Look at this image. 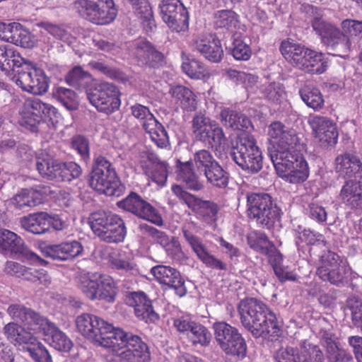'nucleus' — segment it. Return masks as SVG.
<instances>
[{"instance_id": "nucleus-26", "label": "nucleus", "mask_w": 362, "mask_h": 362, "mask_svg": "<svg viewBox=\"0 0 362 362\" xmlns=\"http://www.w3.org/2000/svg\"><path fill=\"white\" fill-rule=\"evenodd\" d=\"M83 250L81 243L73 240L46 245L42 252L45 257L54 260L68 261L80 256Z\"/></svg>"}, {"instance_id": "nucleus-2", "label": "nucleus", "mask_w": 362, "mask_h": 362, "mask_svg": "<svg viewBox=\"0 0 362 362\" xmlns=\"http://www.w3.org/2000/svg\"><path fill=\"white\" fill-rule=\"evenodd\" d=\"M238 313L243 327L255 338L279 337L280 322L276 314L261 300L254 298L242 300Z\"/></svg>"}, {"instance_id": "nucleus-54", "label": "nucleus", "mask_w": 362, "mask_h": 362, "mask_svg": "<svg viewBox=\"0 0 362 362\" xmlns=\"http://www.w3.org/2000/svg\"><path fill=\"white\" fill-rule=\"evenodd\" d=\"M82 174L81 166L75 162L61 161L57 182H71L78 178Z\"/></svg>"}, {"instance_id": "nucleus-23", "label": "nucleus", "mask_w": 362, "mask_h": 362, "mask_svg": "<svg viewBox=\"0 0 362 362\" xmlns=\"http://www.w3.org/2000/svg\"><path fill=\"white\" fill-rule=\"evenodd\" d=\"M315 137L318 138L322 144L332 146L337 144L338 132L335 123L329 117L314 115L308 121Z\"/></svg>"}, {"instance_id": "nucleus-41", "label": "nucleus", "mask_w": 362, "mask_h": 362, "mask_svg": "<svg viewBox=\"0 0 362 362\" xmlns=\"http://www.w3.org/2000/svg\"><path fill=\"white\" fill-rule=\"evenodd\" d=\"M44 334L48 337L49 344L56 350L68 352L72 347L71 341L53 322L48 325Z\"/></svg>"}, {"instance_id": "nucleus-36", "label": "nucleus", "mask_w": 362, "mask_h": 362, "mask_svg": "<svg viewBox=\"0 0 362 362\" xmlns=\"http://www.w3.org/2000/svg\"><path fill=\"white\" fill-rule=\"evenodd\" d=\"M169 93L183 110L192 112L197 109V97L187 87L182 85L172 86Z\"/></svg>"}, {"instance_id": "nucleus-21", "label": "nucleus", "mask_w": 362, "mask_h": 362, "mask_svg": "<svg viewBox=\"0 0 362 362\" xmlns=\"http://www.w3.org/2000/svg\"><path fill=\"white\" fill-rule=\"evenodd\" d=\"M0 253L4 255L21 254L31 260L39 258L25 245L23 240L20 236L7 229H0Z\"/></svg>"}, {"instance_id": "nucleus-14", "label": "nucleus", "mask_w": 362, "mask_h": 362, "mask_svg": "<svg viewBox=\"0 0 362 362\" xmlns=\"http://www.w3.org/2000/svg\"><path fill=\"white\" fill-rule=\"evenodd\" d=\"M215 339L226 354L244 358L247 353L245 339L238 330L225 322L214 324Z\"/></svg>"}, {"instance_id": "nucleus-16", "label": "nucleus", "mask_w": 362, "mask_h": 362, "mask_svg": "<svg viewBox=\"0 0 362 362\" xmlns=\"http://www.w3.org/2000/svg\"><path fill=\"white\" fill-rule=\"evenodd\" d=\"M158 7L160 17L169 28L177 33L187 30L189 13L180 0H162Z\"/></svg>"}, {"instance_id": "nucleus-11", "label": "nucleus", "mask_w": 362, "mask_h": 362, "mask_svg": "<svg viewBox=\"0 0 362 362\" xmlns=\"http://www.w3.org/2000/svg\"><path fill=\"white\" fill-rule=\"evenodd\" d=\"M74 4L82 18L97 25L109 24L117 16L113 0H74Z\"/></svg>"}, {"instance_id": "nucleus-29", "label": "nucleus", "mask_w": 362, "mask_h": 362, "mask_svg": "<svg viewBox=\"0 0 362 362\" xmlns=\"http://www.w3.org/2000/svg\"><path fill=\"white\" fill-rule=\"evenodd\" d=\"M134 54L143 64L156 67L160 65L164 55L158 51L149 42L141 39L134 42Z\"/></svg>"}, {"instance_id": "nucleus-4", "label": "nucleus", "mask_w": 362, "mask_h": 362, "mask_svg": "<svg viewBox=\"0 0 362 362\" xmlns=\"http://www.w3.org/2000/svg\"><path fill=\"white\" fill-rule=\"evenodd\" d=\"M88 185L93 189L110 197H119L125 190L112 163L103 156L94 158Z\"/></svg>"}, {"instance_id": "nucleus-18", "label": "nucleus", "mask_w": 362, "mask_h": 362, "mask_svg": "<svg viewBox=\"0 0 362 362\" xmlns=\"http://www.w3.org/2000/svg\"><path fill=\"white\" fill-rule=\"evenodd\" d=\"M182 233L192 251L207 267L217 270H227V264L210 254L202 239L195 235L187 226L182 227Z\"/></svg>"}, {"instance_id": "nucleus-37", "label": "nucleus", "mask_w": 362, "mask_h": 362, "mask_svg": "<svg viewBox=\"0 0 362 362\" xmlns=\"http://www.w3.org/2000/svg\"><path fill=\"white\" fill-rule=\"evenodd\" d=\"M300 99L307 107L315 112L324 108L325 98L320 90L312 83L303 84L298 90Z\"/></svg>"}, {"instance_id": "nucleus-27", "label": "nucleus", "mask_w": 362, "mask_h": 362, "mask_svg": "<svg viewBox=\"0 0 362 362\" xmlns=\"http://www.w3.org/2000/svg\"><path fill=\"white\" fill-rule=\"evenodd\" d=\"M192 49L204 56L212 62H219L223 54L220 40L216 36L202 35L197 37L192 43Z\"/></svg>"}, {"instance_id": "nucleus-13", "label": "nucleus", "mask_w": 362, "mask_h": 362, "mask_svg": "<svg viewBox=\"0 0 362 362\" xmlns=\"http://www.w3.org/2000/svg\"><path fill=\"white\" fill-rule=\"evenodd\" d=\"M268 136L271 145L268 147V153L271 160L294 149L300 144L296 132L280 122H274L269 126Z\"/></svg>"}, {"instance_id": "nucleus-45", "label": "nucleus", "mask_w": 362, "mask_h": 362, "mask_svg": "<svg viewBox=\"0 0 362 362\" xmlns=\"http://www.w3.org/2000/svg\"><path fill=\"white\" fill-rule=\"evenodd\" d=\"M349 272L350 268L346 262L329 270L321 269L319 271L317 276L324 281H328L334 286H341L346 282Z\"/></svg>"}, {"instance_id": "nucleus-38", "label": "nucleus", "mask_w": 362, "mask_h": 362, "mask_svg": "<svg viewBox=\"0 0 362 362\" xmlns=\"http://www.w3.org/2000/svg\"><path fill=\"white\" fill-rule=\"evenodd\" d=\"M189 209L207 223H212L216 221L218 212L220 209L218 204L215 202L202 200L197 197Z\"/></svg>"}, {"instance_id": "nucleus-35", "label": "nucleus", "mask_w": 362, "mask_h": 362, "mask_svg": "<svg viewBox=\"0 0 362 362\" xmlns=\"http://www.w3.org/2000/svg\"><path fill=\"white\" fill-rule=\"evenodd\" d=\"M222 124L234 130H247L252 127L250 119L240 112L232 108H223L220 112Z\"/></svg>"}, {"instance_id": "nucleus-57", "label": "nucleus", "mask_w": 362, "mask_h": 362, "mask_svg": "<svg viewBox=\"0 0 362 362\" xmlns=\"http://www.w3.org/2000/svg\"><path fill=\"white\" fill-rule=\"evenodd\" d=\"M193 160L197 170L200 173H204L206 170L214 166L218 161L213 155L207 150H200L194 154Z\"/></svg>"}, {"instance_id": "nucleus-30", "label": "nucleus", "mask_w": 362, "mask_h": 362, "mask_svg": "<svg viewBox=\"0 0 362 362\" xmlns=\"http://www.w3.org/2000/svg\"><path fill=\"white\" fill-rule=\"evenodd\" d=\"M4 333L7 339L15 345H35L37 339L34 333L28 330L25 326L16 322H9L4 327Z\"/></svg>"}, {"instance_id": "nucleus-63", "label": "nucleus", "mask_w": 362, "mask_h": 362, "mask_svg": "<svg viewBox=\"0 0 362 362\" xmlns=\"http://www.w3.org/2000/svg\"><path fill=\"white\" fill-rule=\"evenodd\" d=\"M132 115L142 122V127L144 129L148 124H153V121L156 119L153 115L150 112L148 107L141 104H135L130 107Z\"/></svg>"}, {"instance_id": "nucleus-7", "label": "nucleus", "mask_w": 362, "mask_h": 362, "mask_svg": "<svg viewBox=\"0 0 362 362\" xmlns=\"http://www.w3.org/2000/svg\"><path fill=\"white\" fill-rule=\"evenodd\" d=\"M247 206L248 217L262 228L270 229L281 219V210L268 194H248Z\"/></svg>"}, {"instance_id": "nucleus-61", "label": "nucleus", "mask_w": 362, "mask_h": 362, "mask_svg": "<svg viewBox=\"0 0 362 362\" xmlns=\"http://www.w3.org/2000/svg\"><path fill=\"white\" fill-rule=\"evenodd\" d=\"M215 25L217 28H224L227 30L235 28L238 23L237 16L230 10L219 11L215 16Z\"/></svg>"}, {"instance_id": "nucleus-58", "label": "nucleus", "mask_w": 362, "mask_h": 362, "mask_svg": "<svg viewBox=\"0 0 362 362\" xmlns=\"http://www.w3.org/2000/svg\"><path fill=\"white\" fill-rule=\"evenodd\" d=\"M12 204L18 209H23L25 207H32L40 204L39 198L32 194L30 189H22L12 199Z\"/></svg>"}, {"instance_id": "nucleus-43", "label": "nucleus", "mask_w": 362, "mask_h": 362, "mask_svg": "<svg viewBox=\"0 0 362 362\" xmlns=\"http://www.w3.org/2000/svg\"><path fill=\"white\" fill-rule=\"evenodd\" d=\"M214 122L201 112L194 115L191 122L192 131L197 140L202 142L209 141V134L211 132Z\"/></svg>"}, {"instance_id": "nucleus-10", "label": "nucleus", "mask_w": 362, "mask_h": 362, "mask_svg": "<svg viewBox=\"0 0 362 362\" xmlns=\"http://www.w3.org/2000/svg\"><path fill=\"white\" fill-rule=\"evenodd\" d=\"M86 92L90 103L100 112L110 115L121 105L119 88L112 83H95Z\"/></svg>"}, {"instance_id": "nucleus-59", "label": "nucleus", "mask_w": 362, "mask_h": 362, "mask_svg": "<svg viewBox=\"0 0 362 362\" xmlns=\"http://www.w3.org/2000/svg\"><path fill=\"white\" fill-rule=\"evenodd\" d=\"M300 361L298 362H323L324 355L319 346L308 344L299 350Z\"/></svg>"}, {"instance_id": "nucleus-52", "label": "nucleus", "mask_w": 362, "mask_h": 362, "mask_svg": "<svg viewBox=\"0 0 362 362\" xmlns=\"http://www.w3.org/2000/svg\"><path fill=\"white\" fill-rule=\"evenodd\" d=\"M310 55L307 57L305 62V69L301 70L305 73L317 74H320L325 72L327 69V62L325 61L323 54L321 52H317L315 50L309 52Z\"/></svg>"}, {"instance_id": "nucleus-46", "label": "nucleus", "mask_w": 362, "mask_h": 362, "mask_svg": "<svg viewBox=\"0 0 362 362\" xmlns=\"http://www.w3.org/2000/svg\"><path fill=\"white\" fill-rule=\"evenodd\" d=\"M203 174L207 182L214 187L225 188L228 185L229 173L223 168L218 162Z\"/></svg>"}, {"instance_id": "nucleus-19", "label": "nucleus", "mask_w": 362, "mask_h": 362, "mask_svg": "<svg viewBox=\"0 0 362 362\" xmlns=\"http://www.w3.org/2000/svg\"><path fill=\"white\" fill-rule=\"evenodd\" d=\"M151 274L158 283L173 288L178 296L183 297L186 295L185 279L175 268L160 264L152 267Z\"/></svg>"}, {"instance_id": "nucleus-62", "label": "nucleus", "mask_w": 362, "mask_h": 362, "mask_svg": "<svg viewBox=\"0 0 362 362\" xmlns=\"http://www.w3.org/2000/svg\"><path fill=\"white\" fill-rule=\"evenodd\" d=\"M230 52L236 60L247 61L252 55L250 46L240 38H234Z\"/></svg>"}, {"instance_id": "nucleus-25", "label": "nucleus", "mask_w": 362, "mask_h": 362, "mask_svg": "<svg viewBox=\"0 0 362 362\" xmlns=\"http://www.w3.org/2000/svg\"><path fill=\"white\" fill-rule=\"evenodd\" d=\"M77 329L85 337L98 344L107 322L98 316L92 314H82L76 320Z\"/></svg>"}, {"instance_id": "nucleus-28", "label": "nucleus", "mask_w": 362, "mask_h": 362, "mask_svg": "<svg viewBox=\"0 0 362 362\" xmlns=\"http://www.w3.org/2000/svg\"><path fill=\"white\" fill-rule=\"evenodd\" d=\"M339 199L351 209H362V179L346 180L341 186Z\"/></svg>"}, {"instance_id": "nucleus-33", "label": "nucleus", "mask_w": 362, "mask_h": 362, "mask_svg": "<svg viewBox=\"0 0 362 362\" xmlns=\"http://www.w3.org/2000/svg\"><path fill=\"white\" fill-rule=\"evenodd\" d=\"M61 160L47 153H40L36 158V168L39 174L48 180H58Z\"/></svg>"}, {"instance_id": "nucleus-1", "label": "nucleus", "mask_w": 362, "mask_h": 362, "mask_svg": "<svg viewBox=\"0 0 362 362\" xmlns=\"http://www.w3.org/2000/svg\"><path fill=\"white\" fill-rule=\"evenodd\" d=\"M98 344L111 348L114 356L110 362H148L151 353L141 337L107 322Z\"/></svg>"}, {"instance_id": "nucleus-22", "label": "nucleus", "mask_w": 362, "mask_h": 362, "mask_svg": "<svg viewBox=\"0 0 362 362\" xmlns=\"http://www.w3.org/2000/svg\"><path fill=\"white\" fill-rule=\"evenodd\" d=\"M334 170L346 180L362 179V162L356 155L351 153H343L335 158Z\"/></svg>"}, {"instance_id": "nucleus-42", "label": "nucleus", "mask_w": 362, "mask_h": 362, "mask_svg": "<svg viewBox=\"0 0 362 362\" xmlns=\"http://www.w3.org/2000/svg\"><path fill=\"white\" fill-rule=\"evenodd\" d=\"M108 262L113 269L122 271L129 275L135 276L139 274L136 264L124 252L114 251L110 253Z\"/></svg>"}, {"instance_id": "nucleus-24", "label": "nucleus", "mask_w": 362, "mask_h": 362, "mask_svg": "<svg viewBox=\"0 0 362 362\" xmlns=\"http://www.w3.org/2000/svg\"><path fill=\"white\" fill-rule=\"evenodd\" d=\"M128 305L134 308L136 316L146 322H156L159 315L154 311L151 300L143 291L132 292L126 298Z\"/></svg>"}, {"instance_id": "nucleus-53", "label": "nucleus", "mask_w": 362, "mask_h": 362, "mask_svg": "<svg viewBox=\"0 0 362 362\" xmlns=\"http://www.w3.org/2000/svg\"><path fill=\"white\" fill-rule=\"evenodd\" d=\"M133 6L136 14L144 22L147 23V25L151 30L155 26V21L151 6L147 0H128Z\"/></svg>"}, {"instance_id": "nucleus-17", "label": "nucleus", "mask_w": 362, "mask_h": 362, "mask_svg": "<svg viewBox=\"0 0 362 362\" xmlns=\"http://www.w3.org/2000/svg\"><path fill=\"white\" fill-rule=\"evenodd\" d=\"M140 165L149 180L160 186L165 185L170 169L167 162L160 160L153 152L144 151L141 153Z\"/></svg>"}, {"instance_id": "nucleus-60", "label": "nucleus", "mask_w": 362, "mask_h": 362, "mask_svg": "<svg viewBox=\"0 0 362 362\" xmlns=\"http://www.w3.org/2000/svg\"><path fill=\"white\" fill-rule=\"evenodd\" d=\"M320 263L321 265L317 269V275L319 274V271L321 269L329 270L331 268H334L337 266L339 267L341 264L346 263V261L337 253L330 250H327L324 251L321 255Z\"/></svg>"}, {"instance_id": "nucleus-3", "label": "nucleus", "mask_w": 362, "mask_h": 362, "mask_svg": "<svg viewBox=\"0 0 362 362\" xmlns=\"http://www.w3.org/2000/svg\"><path fill=\"white\" fill-rule=\"evenodd\" d=\"M302 9L322 42L335 52V55L341 57L347 56L351 49V40L349 36L344 35V30L327 21L322 9L310 4L303 5Z\"/></svg>"}, {"instance_id": "nucleus-5", "label": "nucleus", "mask_w": 362, "mask_h": 362, "mask_svg": "<svg viewBox=\"0 0 362 362\" xmlns=\"http://www.w3.org/2000/svg\"><path fill=\"white\" fill-rule=\"evenodd\" d=\"M88 223L93 233L108 243H121L127 235L124 220L111 211L99 210L90 214Z\"/></svg>"}, {"instance_id": "nucleus-64", "label": "nucleus", "mask_w": 362, "mask_h": 362, "mask_svg": "<svg viewBox=\"0 0 362 362\" xmlns=\"http://www.w3.org/2000/svg\"><path fill=\"white\" fill-rule=\"evenodd\" d=\"M27 351L35 362H53L47 349L38 341H37L35 345L28 346Z\"/></svg>"}, {"instance_id": "nucleus-56", "label": "nucleus", "mask_w": 362, "mask_h": 362, "mask_svg": "<svg viewBox=\"0 0 362 362\" xmlns=\"http://www.w3.org/2000/svg\"><path fill=\"white\" fill-rule=\"evenodd\" d=\"M182 69L192 78L204 79L209 76V73L204 64L196 59H191L183 62Z\"/></svg>"}, {"instance_id": "nucleus-48", "label": "nucleus", "mask_w": 362, "mask_h": 362, "mask_svg": "<svg viewBox=\"0 0 362 362\" xmlns=\"http://www.w3.org/2000/svg\"><path fill=\"white\" fill-rule=\"evenodd\" d=\"M152 123L148 124L144 129L158 147H166L169 144V138L165 129L156 119Z\"/></svg>"}, {"instance_id": "nucleus-31", "label": "nucleus", "mask_w": 362, "mask_h": 362, "mask_svg": "<svg viewBox=\"0 0 362 362\" xmlns=\"http://www.w3.org/2000/svg\"><path fill=\"white\" fill-rule=\"evenodd\" d=\"M175 167L177 180L183 182L188 189L199 191L204 187L199 176L194 171L193 161L181 162L177 160Z\"/></svg>"}, {"instance_id": "nucleus-55", "label": "nucleus", "mask_w": 362, "mask_h": 362, "mask_svg": "<svg viewBox=\"0 0 362 362\" xmlns=\"http://www.w3.org/2000/svg\"><path fill=\"white\" fill-rule=\"evenodd\" d=\"M188 334L194 344H200L202 346H209L211 339V334L208 329L198 322L194 323Z\"/></svg>"}, {"instance_id": "nucleus-9", "label": "nucleus", "mask_w": 362, "mask_h": 362, "mask_svg": "<svg viewBox=\"0 0 362 362\" xmlns=\"http://www.w3.org/2000/svg\"><path fill=\"white\" fill-rule=\"evenodd\" d=\"M277 175L291 184L305 182L309 176L307 161L298 151L293 149L272 160Z\"/></svg>"}, {"instance_id": "nucleus-44", "label": "nucleus", "mask_w": 362, "mask_h": 362, "mask_svg": "<svg viewBox=\"0 0 362 362\" xmlns=\"http://www.w3.org/2000/svg\"><path fill=\"white\" fill-rule=\"evenodd\" d=\"M24 107L32 115L41 116L42 120L49 119L52 122L58 117L57 109L50 104L42 102L38 99L28 100L24 103Z\"/></svg>"}, {"instance_id": "nucleus-40", "label": "nucleus", "mask_w": 362, "mask_h": 362, "mask_svg": "<svg viewBox=\"0 0 362 362\" xmlns=\"http://www.w3.org/2000/svg\"><path fill=\"white\" fill-rule=\"evenodd\" d=\"M309 48L299 43H295L289 40H284L280 45V52L285 59L296 67L300 64L302 57H305Z\"/></svg>"}, {"instance_id": "nucleus-12", "label": "nucleus", "mask_w": 362, "mask_h": 362, "mask_svg": "<svg viewBox=\"0 0 362 362\" xmlns=\"http://www.w3.org/2000/svg\"><path fill=\"white\" fill-rule=\"evenodd\" d=\"M11 80L22 90L34 95H42L49 88V80L45 71L25 60L16 69Z\"/></svg>"}, {"instance_id": "nucleus-34", "label": "nucleus", "mask_w": 362, "mask_h": 362, "mask_svg": "<svg viewBox=\"0 0 362 362\" xmlns=\"http://www.w3.org/2000/svg\"><path fill=\"white\" fill-rule=\"evenodd\" d=\"M48 214L38 212L28 214L20 218L21 227L35 235L45 234L49 231Z\"/></svg>"}, {"instance_id": "nucleus-15", "label": "nucleus", "mask_w": 362, "mask_h": 362, "mask_svg": "<svg viewBox=\"0 0 362 362\" xmlns=\"http://www.w3.org/2000/svg\"><path fill=\"white\" fill-rule=\"evenodd\" d=\"M117 206L140 219L158 226L163 225V220L158 210L136 192H131L125 198L117 202Z\"/></svg>"}, {"instance_id": "nucleus-32", "label": "nucleus", "mask_w": 362, "mask_h": 362, "mask_svg": "<svg viewBox=\"0 0 362 362\" xmlns=\"http://www.w3.org/2000/svg\"><path fill=\"white\" fill-rule=\"evenodd\" d=\"M61 160L47 153H40L36 158V168L39 174L48 180H58Z\"/></svg>"}, {"instance_id": "nucleus-49", "label": "nucleus", "mask_w": 362, "mask_h": 362, "mask_svg": "<svg viewBox=\"0 0 362 362\" xmlns=\"http://www.w3.org/2000/svg\"><path fill=\"white\" fill-rule=\"evenodd\" d=\"M90 79V74L80 66H74L65 76L66 83L76 89L85 88Z\"/></svg>"}, {"instance_id": "nucleus-50", "label": "nucleus", "mask_w": 362, "mask_h": 362, "mask_svg": "<svg viewBox=\"0 0 362 362\" xmlns=\"http://www.w3.org/2000/svg\"><path fill=\"white\" fill-rule=\"evenodd\" d=\"M53 96L68 110L78 109L77 97L71 89L61 86L56 87L53 90Z\"/></svg>"}, {"instance_id": "nucleus-6", "label": "nucleus", "mask_w": 362, "mask_h": 362, "mask_svg": "<svg viewBox=\"0 0 362 362\" xmlns=\"http://www.w3.org/2000/svg\"><path fill=\"white\" fill-rule=\"evenodd\" d=\"M77 286L91 300H103L112 303L117 293L114 279L100 273H80L77 276Z\"/></svg>"}, {"instance_id": "nucleus-47", "label": "nucleus", "mask_w": 362, "mask_h": 362, "mask_svg": "<svg viewBox=\"0 0 362 362\" xmlns=\"http://www.w3.org/2000/svg\"><path fill=\"white\" fill-rule=\"evenodd\" d=\"M52 323V322L45 317L30 308L23 322V325L28 330L33 331V333L35 334L41 331L44 333L48 327V325Z\"/></svg>"}, {"instance_id": "nucleus-20", "label": "nucleus", "mask_w": 362, "mask_h": 362, "mask_svg": "<svg viewBox=\"0 0 362 362\" xmlns=\"http://www.w3.org/2000/svg\"><path fill=\"white\" fill-rule=\"evenodd\" d=\"M139 229L142 233L148 234L153 238L165 250L167 255L174 260H180L184 253L178 239L175 237H169L165 232L145 223L139 226Z\"/></svg>"}, {"instance_id": "nucleus-8", "label": "nucleus", "mask_w": 362, "mask_h": 362, "mask_svg": "<svg viewBox=\"0 0 362 362\" xmlns=\"http://www.w3.org/2000/svg\"><path fill=\"white\" fill-rule=\"evenodd\" d=\"M233 160L244 171L256 174L263 166L262 155L257 141L252 135L240 136L230 152Z\"/></svg>"}, {"instance_id": "nucleus-51", "label": "nucleus", "mask_w": 362, "mask_h": 362, "mask_svg": "<svg viewBox=\"0 0 362 362\" xmlns=\"http://www.w3.org/2000/svg\"><path fill=\"white\" fill-rule=\"evenodd\" d=\"M88 66L92 69L98 71L110 79L119 82H125L127 81V76L123 71L116 67L106 64L103 62L91 61L88 63Z\"/></svg>"}, {"instance_id": "nucleus-39", "label": "nucleus", "mask_w": 362, "mask_h": 362, "mask_svg": "<svg viewBox=\"0 0 362 362\" xmlns=\"http://www.w3.org/2000/svg\"><path fill=\"white\" fill-rule=\"evenodd\" d=\"M24 62L21 57L13 47L0 45V69L6 72L16 74L18 66Z\"/></svg>"}]
</instances>
